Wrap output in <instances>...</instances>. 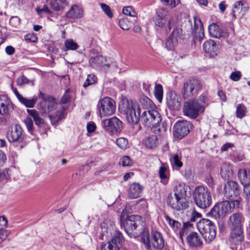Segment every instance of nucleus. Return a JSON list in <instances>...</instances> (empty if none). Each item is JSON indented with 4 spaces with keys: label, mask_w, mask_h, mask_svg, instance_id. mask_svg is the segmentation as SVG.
<instances>
[{
    "label": "nucleus",
    "mask_w": 250,
    "mask_h": 250,
    "mask_svg": "<svg viewBox=\"0 0 250 250\" xmlns=\"http://www.w3.org/2000/svg\"><path fill=\"white\" fill-rule=\"evenodd\" d=\"M123 226L126 233L130 237L141 236V242L146 249H150V235L145 224L139 215H131L124 221Z\"/></svg>",
    "instance_id": "nucleus-1"
},
{
    "label": "nucleus",
    "mask_w": 250,
    "mask_h": 250,
    "mask_svg": "<svg viewBox=\"0 0 250 250\" xmlns=\"http://www.w3.org/2000/svg\"><path fill=\"white\" fill-rule=\"evenodd\" d=\"M141 120L143 124L150 128L151 131L155 134H162L167 130V124L165 122L161 123V116L156 110L144 111L141 116Z\"/></svg>",
    "instance_id": "nucleus-2"
},
{
    "label": "nucleus",
    "mask_w": 250,
    "mask_h": 250,
    "mask_svg": "<svg viewBox=\"0 0 250 250\" xmlns=\"http://www.w3.org/2000/svg\"><path fill=\"white\" fill-rule=\"evenodd\" d=\"M197 228L207 243L214 239L216 235V228L213 222L208 219H202L197 223Z\"/></svg>",
    "instance_id": "nucleus-3"
},
{
    "label": "nucleus",
    "mask_w": 250,
    "mask_h": 250,
    "mask_svg": "<svg viewBox=\"0 0 250 250\" xmlns=\"http://www.w3.org/2000/svg\"><path fill=\"white\" fill-rule=\"evenodd\" d=\"M119 110L121 113L125 115L127 122L132 125L137 124L141 119L140 109L133 105L131 101H126L119 105Z\"/></svg>",
    "instance_id": "nucleus-4"
},
{
    "label": "nucleus",
    "mask_w": 250,
    "mask_h": 250,
    "mask_svg": "<svg viewBox=\"0 0 250 250\" xmlns=\"http://www.w3.org/2000/svg\"><path fill=\"white\" fill-rule=\"evenodd\" d=\"M193 197L196 205L201 208H206L211 204V194L206 187H196L193 193Z\"/></svg>",
    "instance_id": "nucleus-5"
},
{
    "label": "nucleus",
    "mask_w": 250,
    "mask_h": 250,
    "mask_svg": "<svg viewBox=\"0 0 250 250\" xmlns=\"http://www.w3.org/2000/svg\"><path fill=\"white\" fill-rule=\"evenodd\" d=\"M204 110L203 105L194 99L185 102L183 108L184 115L191 119L197 118L200 112H203Z\"/></svg>",
    "instance_id": "nucleus-6"
},
{
    "label": "nucleus",
    "mask_w": 250,
    "mask_h": 250,
    "mask_svg": "<svg viewBox=\"0 0 250 250\" xmlns=\"http://www.w3.org/2000/svg\"><path fill=\"white\" fill-rule=\"evenodd\" d=\"M202 84L200 80L195 78H191L184 84L182 93L183 97L187 99L196 94L202 88Z\"/></svg>",
    "instance_id": "nucleus-7"
},
{
    "label": "nucleus",
    "mask_w": 250,
    "mask_h": 250,
    "mask_svg": "<svg viewBox=\"0 0 250 250\" xmlns=\"http://www.w3.org/2000/svg\"><path fill=\"white\" fill-rule=\"evenodd\" d=\"M38 97L40 100L39 109L42 112H49L56 109L57 102L54 98L42 92H39Z\"/></svg>",
    "instance_id": "nucleus-8"
},
{
    "label": "nucleus",
    "mask_w": 250,
    "mask_h": 250,
    "mask_svg": "<svg viewBox=\"0 0 250 250\" xmlns=\"http://www.w3.org/2000/svg\"><path fill=\"white\" fill-rule=\"evenodd\" d=\"M98 107L101 117L109 116L115 111V102L110 97H104L99 102Z\"/></svg>",
    "instance_id": "nucleus-9"
},
{
    "label": "nucleus",
    "mask_w": 250,
    "mask_h": 250,
    "mask_svg": "<svg viewBox=\"0 0 250 250\" xmlns=\"http://www.w3.org/2000/svg\"><path fill=\"white\" fill-rule=\"evenodd\" d=\"M192 126V124L189 121H178L173 126V135L175 138L182 139L189 133Z\"/></svg>",
    "instance_id": "nucleus-10"
},
{
    "label": "nucleus",
    "mask_w": 250,
    "mask_h": 250,
    "mask_svg": "<svg viewBox=\"0 0 250 250\" xmlns=\"http://www.w3.org/2000/svg\"><path fill=\"white\" fill-rule=\"evenodd\" d=\"M102 125L105 131L112 133L120 132L123 128L122 122L115 116L104 120Z\"/></svg>",
    "instance_id": "nucleus-11"
},
{
    "label": "nucleus",
    "mask_w": 250,
    "mask_h": 250,
    "mask_svg": "<svg viewBox=\"0 0 250 250\" xmlns=\"http://www.w3.org/2000/svg\"><path fill=\"white\" fill-rule=\"evenodd\" d=\"M224 195L227 199H234L239 196L240 189L238 184L233 180H229L224 186Z\"/></svg>",
    "instance_id": "nucleus-12"
},
{
    "label": "nucleus",
    "mask_w": 250,
    "mask_h": 250,
    "mask_svg": "<svg viewBox=\"0 0 250 250\" xmlns=\"http://www.w3.org/2000/svg\"><path fill=\"white\" fill-rule=\"evenodd\" d=\"M229 206L228 201L218 203L213 206L208 214L215 218L224 217L229 211Z\"/></svg>",
    "instance_id": "nucleus-13"
},
{
    "label": "nucleus",
    "mask_w": 250,
    "mask_h": 250,
    "mask_svg": "<svg viewBox=\"0 0 250 250\" xmlns=\"http://www.w3.org/2000/svg\"><path fill=\"white\" fill-rule=\"evenodd\" d=\"M90 66L95 69H108L113 64L112 62L107 61L106 57L102 55H97L91 56L88 61Z\"/></svg>",
    "instance_id": "nucleus-14"
},
{
    "label": "nucleus",
    "mask_w": 250,
    "mask_h": 250,
    "mask_svg": "<svg viewBox=\"0 0 250 250\" xmlns=\"http://www.w3.org/2000/svg\"><path fill=\"white\" fill-rule=\"evenodd\" d=\"M23 130L21 126L18 125L11 127L7 134V139L10 143L15 142H22L24 136L22 133Z\"/></svg>",
    "instance_id": "nucleus-15"
},
{
    "label": "nucleus",
    "mask_w": 250,
    "mask_h": 250,
    "mask_svg": "<svg viewBox=\"0 0 250 250\" xmlns=\"http://www.w3.org/2000/svg\"><path fill=\"white\" fill-rule=\"evenodd\" d=\"M249 9V6L246 0L236 1L232 5L233 16L235 19L241 18L246 14Z\"/></svg>",
    "instance_id": "nucleus-16"
},
{
    "label": "nucleus",
    "mask_w": 250,
    "mask_h": 250,
    "mask_svg": "<svg viewBox=\"0 0 250 250\" xmlns=\"http://www.w3.org/2000/svg\"><path fill=\"white\" fill-rule=\"evenodd\" d=\"M151 245L157 250H162L165 246V241L162 234L157 231H151L150 238V248Z\"/></svg>",
    "instance_id": "nucleus-17"
},
{
    "label": "nucleus",
    "mask_w": 250,
    "mask_h": 250,
    "mask_svg": "<svg viewBox=\"0 0 250 250\" xmlns=\"http://www.w3.org/2000/svg\"><path fill=\"white\" fill-rule=\"evenodd\" d=\"M181 97L175 92H170L167 96V104L171 110H177L181 105Z\"/></svg>",
    "instance_id": "nucleus-18"
},
{
    "label": "nucleus",
    "mask_w": 250,
    "mask_h": 250,
    "mask_svg": "<svg viewBox=\"0 0 250 250\" xmlns=\"http://www.w3.org/2000/svg\"><path fill=\"white\" fill-rule=\"evenodd\" d=\"M192 30L196 39L201 42L204 37L205 33L203 23L200 18H194V27H192Z\"/></svg>",
    "instance_id": "nucleus-19"
},
{
    "label": "nucleus",
    "mask_w": 250,
    "mask_h": 250,
    "mask_svg": "<svg viewBox=\"0 0 250 250\" xmlns=\"http://www.w3.org/2000/svg\"><path fill=\"white\" fill-rule=\"evenodd\" d=\"M12 108V104L7 95H0V114L8 115Z\"/></svg>",
    "instance_id": "nucleus-20"
},
{
    "label": "nucleus",
    "mask_w": 250,
    "mask_h": 250,
    "mask_svg": "<svg viewBox=\"0 0 250 250\" xmlns=\"http://www.w3.org/2000/svg\"><path fill=\"white\" fill-rule=\"evenodd\" d=\"M229 242L235 245L240 244L244 240V236L242 229H231Z\"/></svg>",
    "instance_id": "nucleus-21"
},
{
    "label": "nucleus",
    "mask_w": 250,
    "mask_h": 250,
    "mask_svg": "<svg viewBox=\"0 0 250 250\" xmlns=\"http://www.w3.org/2000/svg\"><path fill=\"white\" fill-rule=\"evenodd\" d=\"M168 11L166 8H161L157 12V15L156 16L154 23L156 26L159 27H163L166 24L167 20L166 17Z\"/></svg>",
    "instance_id": "nucleus-22"
},
{
    "label": "nucleus",
    "mask_w": 250,
    "mask_h": 250,
    "mask_svg": "<svg viewBox=\"0 0 250 250\" xmlns=\"http://www.w3.org/2000/svg\"><path fill=\"white\" fill-rule=\"evenodd\" d=\"M242 213L236 212L229 217V226L231 229H242V223L244 221Z\"/></svg>",
    "instance_id": "nucleus-23"
},
{
    "label": "nucleus",
    "mask_w": 250,
    "mask_h": 250,
    "mask_svg": "<svg viewBox=\"0 0 250 250\" xmlns=\"http://www.w3.org/2000/svg\"><path fill=\"white\" fill-rule=\"evenodd\" d=\"M179 29H174L166 41V46L168 50H172L178 43Z\"/></svg>",
    "instance_id": "nucleus-24"
},
{
    "label": "nucleus",
    "mask_w": 250,
    "mask_h": 250,
    "mask_svg": "<svg viewBox=\"0 0 250 250\" xmlns=\"http://www.w3.org/2000/svg\"><path fill=\"white\" fill-rule=\"evenodd\" d=\"M143 187L137 183H134L130 185L128 192V196L131 199L139 197L143 191Z\"/></svg>",
    "instance_id": "nucleus-25"
},
{
    "label": "nucleus",
    "mask_w": 250,
    "mask_h": 250,
    "mask_svg": "<svg viewBox=\"0 0 250 250\" xmlns=\"http://www.w3.org/2000/svg\"><path fill=\"white\" fill-rule=\"evenodd\" d=\"M203 49L204 52L211 57L217 55V45L213 40H210L205 42L203 45Z\"/></svg>",
    "instance_id": "nucleus-26"
},
{
    "label": "nucleus",
    "mask_w": 250,
    "mask_h": 250,
    "mask_svg": "<svg viewBox=\"0 0 250 250\" xmlns=\"http://www.w3.org/2000/svg\"><path fill=\"white\" fill-rule=\"evenodd\" d=\"M187 241L190 247H197L202 244L199 235L195 232H192L187 236Z\"/></svg>",
    "instance_id": "nucleus-27"
},
{
    "label": "nucleus",
    "mask_w": 250,
    "mask_h": 250,
    "mask_svg": "<svg viewBox=\"0 0 250 250\" xmlns=\"http://www.w3.org/2000/svg\"><path fill=\"white\" fill-rule=\"evenodd\" d=\"M83 10L82 8L77 5H73L67 12L66 17L73 19H79L83 17Z\"/></svg>",
    "instance_id": "nucleus-28"
},
{
    "label": "nucleus",
    "mask_w": 250,
    "mask_h": 250,
    "mask_svg": "<svg viewBox=\"0 0 250 250\" xmlns=\"http://www.w3.org/2000/svg\"><path fill=\"white\" fill-rule=\"evenodd\" d=\"M210 36L213 38H219L224 36V32L216 23L210 24L208 28Z\"/></svg>",
    "instance_id": "nucleus-29"
},
{
    "label": "nucleus",
    "mask_w": 250,
    "mask_h": 250,
    "mask_svg": "<svg viewBox=\"0 0 250 250\" xmlns=\"http://www.w3.org/2000/svg\"><path fill=\"white\" fill-rule=\"evenodd\" d=\"M221 175L225 180H228L233 175L231 166L228 163H224L221 168Z\"/></svg>",
    "instance_id": "nucleus-30"
},
{
    "label": "nucleus",
    "mask_w": 250,
    "mask_h": 250,
    "mask_svg": "<svg viewBox=\"0 0 250 250\" xmlns=\"http://www.w3.org/2000/svg\"><path fill=\"white\" fill-rule=\"evenodd\" d=\"M160 134H158L160 135ZM157 134L147 137L144 140V143L148 148L153 149L156 148L159 145V140L157 136Z\"/></svg>",
    "instance_id": "nucleus-31"
},
{
    "label": "nucleus",
    "mask_w": 250,
    "mask_h": 250,
    "mask_svg": "<svg viewBox=\"0 0 250 250\" xmlns=\"http://www.w3.org/2000/svg\"><path fill=\"white\" fill-rule=\"evenodd\" d=\"M153 106L152 101L146 96H141L139 98V102L138 106L140 108L142 107L143 108L146 109L147 110H150L149 108H152Z\"/></svg>",
    "instance_id": "nucleus-32"
},
{
    "label": "nucleus",
    "mask_w": 250,
    "mask_h": 250,
    "mask_svg": "<svg viewBox=\"0 0 250 250\" xmlns=\"http://www.w3.org/2000/svg\"><path fill=\"white\" fill-rule=\"evenodd\" d=\"M27 113L32 117L35 122V124L39 126H41L44 124V120L40 116L39 112L34 109H27Z\"/></svg>",
    "instance_id": "nucleus-33"
},
{
    "label": "nucleus",
    "mask_w": 250,
    "mask_h": 250,
    "mask_svg": "<svg viewBox=\"0 0 250 250\" xmlns=\"http://www.w3.org/2000/svg\"><path fill=\"white\" fill-rule=\"evenodd\" d=\"M38 96H34L31 99H29L22 96L19 101L25 107L32 108L35 106L38 99Z\"/></svg>",
    "instance_id": "nucleus-34"
},
{
    "label": "nucleus",
    "mask_w": 250,
    "mask_h": 250,
    "mask_svg": "<svg viewBox=\"0 0 250 250\" xmlns=\"http://www.w3.org/2000/svg\"><path fill=\"white\" fill-rule=\"evenodd\" d=\"M64 109L57 111L55 114L50 115V119L52 124H56L63 118Z\"/></svg>",
    "instance_id": "nucleus-35"
},
{
    "label": "nucleus",
    "mask_w": 250,
    "mask_h": 250,
    "mask_svg": "<svg viewBox=\"0 0 250 250\" xmlns=\"http://www.w3.org/2000/svg\"><path fill=\"white\" fill-rule=\"evenodd\" d=\"M182 155L181 153H177L174 154L170 158L171 164L172 166L180 168L183 166V163L181 161Z\"/></svg>",
    "instance_id": "nucleus-36"
},
{
    "label": "nucleus",
    "mask_w": 250,
    "mask_h": 250,
    "mask_svg": "<svg viewBox=\"0 0 250 250\" xmlns=\"http://www.w3.org/2000/svg\"><path fill=\"white\" fill-rule=\"evenodd\" d=\"M64 50H76L77 49L79 46L72 39H67L64 42Z\"/></svg>",
    "instance_id": "nucleus-37"
},
{
    "label": "nucleus",
    "mask_w": 250,
    "mask_h": 250,
    "mask_svg": "<svg viewBox=\"0 0 250 250\" xmlns=\"http://www.w3.org/2000/svg\"><path fill=\"white\" fill-rule=\"evenodd\" d=\"M123 241L124 237L122 234L119 231H116L110 241L118 248H119V245L121 244Z\"/></svg>",
    "instance_id": "nucleus-38"
},
{
    "label": "nucleus",
    "mask_w": 250,
    "mask_h": 250,
    "mask_svg": "<svg viewBox=\"0 0 250 250\" xmlns=\"http://www.w3.org/2000/svg\"><path fill=\"white\" fill-rule=\"evenodd\" d=\"M134 22L133 20L130 21L127 18L120 19L119 21L120 27L124 30H129L132 26V22Z\"/></svg>",
    "instance_id": "nucleus-39"
},
{
    "label": "nucleus",
    "mask_w": 250,
    "mask_h": 250,
    "mask_svg": "<svg viewBox=\"0 0 250 250\" xmlns=\"http://www.w3.org/2000/svg\"><path fill=\"white\" fill-rule=\"evenodd\" d=\"M123 13L126 16H128L134 18L133 21L136 22L137 21V14L132 6H126L124 7L123 9Z\"/></svg>",
    "instance_id": "nucleus-40"
},
{
    "label": "nucleus",
    "mask_w": 250,
    "mask_h": 250,
    "mask_svg": "<svg viewBox=\"0 0 250 250\" xmlns=\"http://www.w3.org/2000/svg\"><path fill=\"white\" fill-rule=\"evenodd\" d=\"M154 95L157 100L161 103L163 96V88L161 84H155L154 87Z\"/></svg>",
    "instance_id": "nucleus-41"
},
{
    "label": "nucleus",
    "mask_w": 250,
    "mask_h": 250,
    "mask_svg": "<svg viewBox=\"0 0 250 250\" xmlns=\"http://www.w3.org/2000/svg\"><path fill=\"white\" fill-rule=\"evenodd\" d=\"M167 202V205L171 208L176 210H179L178 205L175 196V197H173L171 194L168 195Z\"/></svg>",
    "instance_id": "nucleus-42"
},
{
    "label": "nucleus",
    "mask_w": 250,
    "mask_h": 250,
    "mask_svg": "<svg viewBox=\"0 0 250 250\" xmlns=\"http://www.w3.org/2000/svg\"><path fill=\"white\" fill-rule=\"evenodd\" d=\"M178 205L179 210L185 209L188 206V202L187 197H176Z\"/></svg>",
    "instance_id": "nucleus-43"
},
{
    "label": "nucleus",
    "mask_w": 250,
    "mask_h": 250,
    "mask_svg": "<svg viewBox=\"0 0 250 250\" xmlns=\"http://www.w3.org/2000/svg\"><path fill=\"white\" fill-rule=\"evenodd\" d=\"M186 193L187 191L184 186L182 184H179L175 188L174 196L177 197H187Z\"/></svg>",
    "instance_id": "nucleus-44"
},
{
    "label": "nucleus",
    "mask_w": 250,
    "mask_h": 250,
    "mask_svg": "<svg viewBox=\"0 0 250 250\" xmlns=\"http://www.w3.org/2000/svg\"><path fill=\"white\" fill-rule=\"evenodd\" d=\"M247 107L243 104H238L236 107V116L238 118H243L246 114Z\"/></svg>",
    "instance_id": "nucleus-45"
},
{
    "label": "nucleus",
    "mask_w": 250,
    "mask_h": 250,
    "mask_svg": "<svg viewBox=\"0 0 250 250\" xmlns=\"http://www.w3.org/2000/svg\"><path fill=\"white\" fill-rule=\"evenodd\" d=\"M165 218L170 227L175 231L177 230L181 227V224L180 223L176 220L171 219L168 216H166Z\"/></svg>",
    "instance_id": "nucleus-46"
},
{
    "label": "nucleus",
    "mask_w": 250,
    "mask_h": 250,
    "mask_svg": "<svg viewBox=\"0 0 250 250\" xmlns=\"http://www.w3.org/2000/svg\"><path fill=\"white\" fill-rule=\"evenodd\" d=\"M97 77L95 75H88L85 82L83 84V87L85 88L89 85L95 84L97 83Z\"/></svg>",
    "instance_id": "nucleus-47"
},
{
    "label": "nucleus",
    "mask_w": 250,
    "mask_h": 250,
    "mask_svg": "<svg viewBox=\"0 0 250 250\" xmlns=\"http://www.w3.org/2000/svg\"><path fill=\"white\" fill-rule=\"evenodd\" d=\"M66 2V0H51L50 4L51 7L54 10L58 11L61 9V3L65 4Z\"/></svg>",
    "instance_id": "nucleus-48"
},
{
    "label": "nucleus",
    "mask_w": 250,
    "mask_h": 250,
    "mask_svg": "<svg viewBox=\"0 0 250 250\" xmlns=\"http://www.w3.org/2000/svg\"><path fill=\"white\" fill-rule=\"evenodd\" d=\"M167 168L165 167H161L159 170V177L164 184H167V183L168 177L166 172Z\"/></svg>",
    "instance_id": "nucleus-49"
},
{
    "label": "nucleus",
    "mask_w": 250,
    "mask_h": 250,
    "mask_svg": "<svg viewBox=\"0 0 250 250\" xmlns=\"http://www.w3.org/2000/svg\"><path fill=\"white\" fill-rule=\"evenodd\" d=\"M119 163L123 167H130L133 164L132 160L128 156H124L119 161Z\"/></svg>",
    "instance_id": "nucleus-50"
},
{
    "label": "nucleus",
    "mask_w": 250,
    "mask_h": 250,
    "mask_svg": "<svg viewBox=\"0 0 250 250\" xmlns=\"http://www.w3.org/2000/svg\"><path fill=\"white\" fill-rule=\"evenodd\" d=\"M243 194L245 199L248 203L250 202V183L243 186Z\"/></svg>",
    "instance_id": "nucleus-51"
},
{
    "label": "nucleus",
    "mask_w": 250,
    "mask_h": 250,
    "mask_svg": "<svg viewBox=\"0 0 250 250\" xmlns=\"http://www.w3.org/2000/svg\"><path fill=\"white\" fill-rule=\"evenodd\" d=\"M116 144L120 148L126 149L128 145V141L125 138L121 137L117 139Z\"/></svg>",
    "instance_id": "nucleus-52"
},
{
    "label": "nucleus",
    "mask_w": 250,
    "mask_h": 250,
    "mask_svg": "<svg viewBox=\"0 0 250 250\" xmlns=\"http://www.w3.org/2000/svg\"><path fill=\"white\" fill-rule=\"evenodd\" d=\"M165 5L168 6L171 8L177 6L180 2V0H161Z\"/></svg>",
    "instance_id": "nucleus-53"
},
{
    "label": "nucleus",
    "mask_w": 250,
    "mask_h": 250,
    "mask_svg": "<svg viewBox=\"0 0 250 250\" xmlns=\"http://www.w3.org/2000/svg\"><path fill=\"white\" fill-rule=\"evenodd\" d=\"M101 250H117V247L109 241L102 244Z\"/></svg>",
    "instance_id": "nucleus-54"
},
{
    "label": "nucleus",
    "mask_w": 250,
    "mask_h": 250,
    "mask_svg": "<svg viewBox=\"0 0 250 250\" xmlns=\"http://www.w3.org/2000/svg\"><path fill=\"white\" fill-rule=\"evenodd\" d=\"M24 122L28 131L31 134H33V123L31 118L30 117H27L24 120Z\"/></svg>",
    "instance_id": "nucleus-55"
},
{
    "label": "nucleus",
    "mask_w": 250,
    "mask_h": 250,
    "mask_svg": "<svg viewBox=\"0 0 250 250\" xmlns=\"http://www.w3.org/2000/svg\"><path fill=\"white\" fill-rule=\"evenodd\" d=\"M201 217L202 215L201 213L198 212L195 209H193L191 213L189 221L190 222H196L198 219L201 218Z\"/></svg>",
    "instance_id": "nucleus-56"
},
{
    "label": "nucleus",
    "mask_w": 250,
    "mask_h": 250,
    "mask_svg": "<svg viewBox=\"0 0 250 250\" xmlns=\"http://www.w3.org/2000/svg\"><path fill=\"white\" fill-rule=\"evenodd\" d=\"M101 7L105 14L109 18L113 17V14L111 11L110 7L105 3H101Z\"/></svg>",
    "instance_id": "nucleus-57"
},
{
    "label": "nucleus",
    "mask_w": 250,
    "mask_h": 250,
    "mask_svg": "<svg viewBox=\"0 0 250 250\" xmlns=\"http://www.w3.org/2000/svg\"><path fill=\"white\" fill-rule=\"evenodd\" d=\"M242 74L239 71H236L232 72L230 76V79L234 82L238 81L241 78Z\"/></svg>",
    "instance_id": "nucleus-58"
},
{
    "label": "nucleus",
    "mask_w": 250,
    "mask_h": 250,
    "mask_svg": "<svg viewBox=\"0 0 250 250\" xmlns=\"http://www.w3.org/2000/svg\"><path fill=\"white\" fill-rule=\"evenodd\" d=\"M199 99L201 103L203 104H201L203 105V108H204V106L208 105L209 104V101L208 99V97L207 94L203 93L201 94L199 98Z\"/></svg>",
    "instance_id": "nucleus-59"
},
{
    "label": "nucleus",
    "mask_w": 250,
    "mask_h": 250,
    "mask_svg": "<svg viewBox=\"0 0 250 250\" xmlns=\"http://www.w3.org/2000/svg\"><path fill=\"white\" fill-rule=\"evenodd\" d=\"M240 202L238 199L233 200L231 201H229V211H231V209L235 208H238L239 207Z\"/></svg>",
    "instance_id": "nucleus-60"
},
{
    "label": "nucleus",
    "mask_w": 250,
    "mask_h": 250,
    "mask_svg": "<svg viewBox=\"0 0 250 250\" xmlns=\"http://www.w3.org/2000/svg\"><path fill=\"white\" fill-rule=\"evenodd\" d=\"M20 21L21 19L18 16L12 17L9 21L10 24L14 27H17L20 25Z\"/></svg>",
    "instance_id": "nucleus-61"
},
{
    "label": "nucleus",
    "mask_w": 250,
    "mask_h": 250,
    "mask_svg": "<svg viewBox=\"0 0 250 250\" xmlns=\"http://www.w3.org/2000/svg\"><path fill=\"white\" fill-rule=\"evenodd\" d=\"M36 11L37 13L40 15H41L43 13H47L48 14H50L51 13V11L46 5H44L42 8L37 7Z\"/></svg>",
    "instance_id": "nucleus-62"
},
{
    "label": "nucleus",
    "mask_w": 250,
    "mask_h": 250,
    "mask_svg": "<svg viewBox=\"0 0 250 250\" xmlns=\"http://www.w3.org/2000/svg\"><path fill=\"white\" fill-rule=\"evenodd\" d=\"M28 83L29 80L23 75L19 77L17 80V83L18 85H22L25 84H27Z\"/></svg>",
    "instance_id": "nucleus-63"
},
{
    "label": "nucleus",
    "mask_w": 250,
    "mask_h": 250,
    "mask_svg": "<svg viewBox=\"0 0 250 250\" xmlns=\"http://www.w3.org/2000/svg\"><path fill=\"white\" fill-rule=\"evenodd\" d=\"M26 41L30 42H35L37 40V37L34 34H27L24 36Z\"/></svg>",
    "instance_id": "nucleus-64"
}]
</instances>
